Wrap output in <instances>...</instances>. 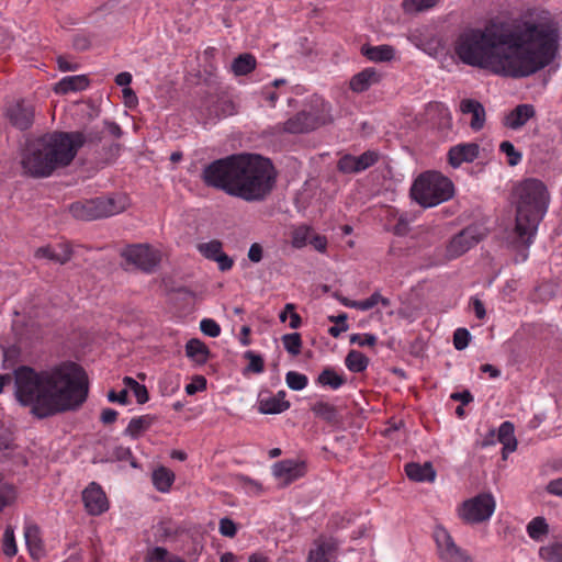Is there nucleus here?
Wrapping results in <instances>:
<instances>
[{
    "label": "nucleus",
    "instance_id": "nucleus-22",
    "mask_svg": "<svg viewBox=\"0 0 562 562\" xmlns=\"http://www.w3.org/2000/svg\"><path fill=\"white\" fill-rule=\"evenodd\" d=\"M460 110L464 114H471L472 120L470 126L474 131L483 128L485 123V110L484 106L476 100L464 99L461 101Z\"/></svg>",
    "mask_w": 562,
    "mask_h": 562
},
{
    "label": "nucleus",
    "instance_id": "nucleus-10",
    "mask_svg": "<svg viewBox=\"0 0 562 562\" xmlns=\"http://www.w3.org/2000/svg\"><path fill=\"white\" fill-rule=\"evenodd\" d=\"M439 558L443 562H473L471 557L456 544L445 528H437L434 533Z\"/></svg>",
    "mask_w": 562,
    "mask_h": 562
},
{
    "label": "nucleus",
    "instance_id": "nucleus-32",
    "mask_svg": "<svg viewBox=\"0 0 562 562\" xmlns=\"http://www.w3.org/2000/svg\"><path fill=\"white\" fill-rule=\"evenodd\" d=\"M173 481V472L165 467H160L153 472V484L159 492H168Z\"/></svg>",
    "mask_w": 562,
    "mask_h": 562
},
{
    "label": "nucleus",
    "instance_id": "nucleus-23",
    "mask_svg": "<svg viewBox=\"0 0 562 562\" xmlns=\"http://www.w3.org/2000/svg\"><path fill=\"white\" fill-rule=\"evenodd\" d=\"M405 473L412 481L415 482H434L436 479V471L430 462L424 464L411 462L405 465Z\"/></svg>",
    "mask_w": 562,
    "mask_h": 562
},
{
    "label": "nucleus",
    "instance_id": "nucleus-4",
    "mask_svg": "<svg viewBox=\"0 0 562 562\" xmlns=\"http://www.w3.org/2000/svg\"><path fill=\"white\" fill-rule=\"evenodd\" d=\"M88 137L81 132H53L29 139L21 154V167L32 178H47L67 167Z\"/></svg>",
    "mask_w": 562,
    "mask_h": 562
},
{
    "label": "nucleus",
    "instance_id": "nucleus-14",
    "mask_svg": "<svg viewBox=\"0 0 562 562\" xmlns=\"http://www.w3.org/2000/svg\"><path fill=\"white\" fill-rule=\"evenodd\" d=\"M34 112L31 103L20 100L7 109V117L14 127L25 131L33 124Z\"/></svg>",
    "mask_w": 562,
    "mask_h": 562
},
{
    "label": "nucleus",
    "instance_id": "nucleus-11",
    "mask_svg": "<svg viewBox=\"0 0 562 562\" xmlns=\"http://www.w3.org/2000/svg\"><path fill=\"white\" fill-rule=\"evenodd\" d=\"M484 234L480 226L470 225L454 235L450 240L447 252L451 258H457L465 254L469 249L475 246Z\"/></svg>",
    "mask_w": 562,
    "mask_h": 562
},
{
    "label": "nucleus",
    "instance_id": "nucleus-7",
    "mask_svg": "<svg viewBox=\"0 0 562 562\" xmlns=\"http://www.w3.org/2000/svg\"><path fill=\"white\" fill-rule=\"evenodd\" d=\"M126 198L123 195L98 196L71 203L69 212L77 220L94 221L119 214L126 209Z\"/></svg>",
    "mask_w": 562,
    "mask_h": 562
},
{
    "label": "nucleus",
    "instance_id": "nucleus-18",
    "mask_svg": "<svg viewBox=\"0 0 562 562\" xmlns=\"http://www.w3.org/2000/svg\"><path fill=\"white\" fill-rule=\"evenodd\" d=\"M37 259H47L55 263L65 265L72 256V250L67 244H57L55 246H42L34 252Z\"/></svg>",
    "mask_w": 562,
    "mask_h": 562
},
{
    "label": "nucleus",
    "instance_id": "nucleus-60",
    "mask_svg": "<svg viewBox=\"0 0 562 562\" xmlns=\"http://www.w3.org/2000/svg\"><path fill=\"white\" fill-rule=\"evenodd\" d=\"M133 393H134L138 404H145L149 400L148 391H147L146 386L143 384H138L133 390Z\"/></svg>",
    "mask_w": 562,
    "mask_h": 562
},
{
    "label": "nucleus",
    "instance_id": "nucleus-5",
    "mask_svg": "<svg viewBox=\"0 0 562 562\" xmlns=\"http://www.w3.org/2000/svg\"><path fill=\"white\" fill-rule=\"evenodd\" d=\"M513 196L516 204L515 232L518 239L529 246L547 213L550 194L542 181L528 178L514 187Z\"/></svg>",
    "mask_w": 562,
    "mask_h": 562
},
{
    "label": "nucleus",
    "instance_id": "nucleus-42",
    "mask_svg": "<svg viewBox=\"0 0 562 562\" xmlns=\"http://www.w3.org/2000/svg\"><path fill=\"white\" fill-rule=\"evenodd\" d=\"M18 552L14 530L12 526H7L3 533V553L8 557H14Z\"/></svg>",
    "mask_w": 562,
    "mask_h": 562
},
{
    "label": "nucleus",
    "instance_id": "nucleus-40",
    "mask_svg": "<svg viewBox=\"0 0 562 562\" xmlns=\"http://www.w3.org/2000/svg\"><path fill=\"white\" fill-rule=\"evenodd\" d=\"M285 382L291 390L301 391L307 386L308 379L303 373L296 371H289L285 374Z\"/></svg>",
    "mask_w": 562,
    "mask_h": 562
},
{
    "label": "nucleus",
    "instance_id": "nucleus-12",
    "mask_svg": "<svg viewBox=\"0 0 562 562\" xmlns=\"http://www.w3.org/2000/svg\"><path fill=\"white\" fill-rule=\"evenodd\" d=\"M328 116H312L307 111H301L289 117L282 125V130L290 134L308 133L324 125Z\"/></svg>",
    "mask_w": 562,
    "mask_h": 562
},
{
    "label": "nucleus",
    "instance_id": "nucleus-55",
    "mask_svg": "<svg viewBox=\"0 0 562 562\" xmlns=\"http://www.w3.org/2000/svg\"><path fill=\"white\" fill-rule=\"evenodd\" d=\"M169 559L167 549L162 547L154 548L147 555V562H168Z\"/></svg>",
    "mask_w": 562,
    "mask_h": 562
},
{
    "label": "nucleus",
    "instance_id": "nucleus-27",
    "mask_svg": "<svg viewBox=\"0 0 562 562\" xmlns=\"http://www.w3.org/2000/svg\"><path fill=\"white\" fill-rule=\"evenodd\" d=\"M311 411L314 413L316 417L325 420L327 424L331 426H337L341 422L338 409L327 402H316L311 407Z\"/></svg>",
    "mask_w": 562,
    "mask_h": 562
},
{
    "label": "nucleus",
    "instance_id": "nucleus-49",
    "mask_svg": "<svg viewBox=\"0 0 562 562\" xmlns=\"http://www.w3.org/2000/svg\"><path fill=\"white\" fill-rule=\"evenodd\" d=\"M337 168L339 171L344 173H358L356 167V156L352 155H344L337 164Z\"/></svg>",
    "mask_w": 562,
    "mask_h": 562
},
{
    "label": "nucleus",
    "instance_id": "nucleus-48",
    "mask_svg": "<svg viewBox=\"0 0 562 562\" xmlns=\"http://www.w3.org/2000/svg\"><path fill=\"white\" fill-rule=\"evenodd\" d=\"M470 331L467 328H458L453 334V345L457 350H463L470 342Z\"/></svg>",
    "mask_w": 562,
    "mask_h": 562
},
{
    "label": "nucleus",
    "instance_id": "nucleus-47",
    "mask_svg": "<svg viewBox=\"0 0 562 562\" xmlns=\"http://www.w3.org/2000/svg\"><path fill=\"white\" fill-rule=\"evenodd\" d=\"M311 238V229L308 227L302 226L294 231L292 244L296 248H301L305 246Z\"/></svg>",
    "mask_w": 562,
    "mask_h": 562
},
{
    "label": "nucleus",
    "instance_id": "nucleus-31",
    "mask_svg": "<svg viewBox=\"0 0 562 562\" xmlns=\"http://www.w3.org/2000/svg\"><path fill=\"white\" fill-rule=\"evenodd\" d=\"M256 58L249 53L240 54L231 66L235 76H246L256 68Z\"/></svg>",
    "mask_w": 562,
    "mask_h": 562
},
{
    "label": "nucleus",
    "instance_id": "nucleus-3",
    "mask_svg": "<svg viewBox=\"0 0 562 562\" xmlns=\"http://www.w3.org/2000/svg\"><path fill=\"white\" fill-rule=\"evenodd\" d=\"M203 183L246 202H261L276 186L277 171L270 159L257 154H233L204 166Z\"/></svg>",
    "mask_w": 562,
    "mask_h": 562
},
{
    "label": "nucleus",
    "instance_id": "nucleus-63",
    "mask_svg": "<svg viewBox=\"0 0 562 562\" xmlns=\"http://www.w3.org/2000/svg\"><path fill=\"white\" fill-rule=\"evenodd\" d=\"M122 93L126 106L132 108L137 104V97L132 88H123Z\"/></svg>",
    "mask_w": 562,
    "mask_h": 562
},
{
    "label": "nucleus",
    "instance_id": "nucleus-54",
    "mask_svg": "<svg viewBox=\"0 0 562 562\" xmlns=\"http://www.w3.org/2000/svg\"><path fill=\"white\" fill-rule=\"evenodd\" d=\"M206 389V379L203 375H195L191 383L187 384L186 393L193 395Z\"/></svg>",
    "mask_w": 562,
    "mask_h": 562
},
{
    "label": "nucleus",
    "instance_id": "nucleus-8",
    "mask_svg": "<svg viewBox=\"0 0 562 562\" xmlns=\"http://www.w3.org/2000/svg\"><path fill=\"white\" fill-rule=\"evenodd\" d=\"M495 501L491 494H479L463 502L459 516L468 524H480L491 518L495 510Z\"/></svg>",
    "mask_w": 562,
    "mask_h": 562
},
{
    "label": "nucleus",
    "instance_id": "nucleus-44",
    "mask_svg": "<svg viewBox=\"0 0 562 562\" xmlns=\"http://www.w3.org/2000/svg\"><path fill=\"white\" fill-rule=\"evenodd\" d=\"M244 357L249 360V363L246 368L247 371L254 373H261L265 369V361L260 355L255 353L251 350L245 352Z\"/></svg>",
    "mask_w": 562,
    "mask_h": 562
},
{
    "label": "nucleus",
    "instance_id": "nucleus-25",
    "mask_svg": "<svg viewBox=\"0 0 562 562\" xmlns=\"http://www.w3.org/2000/svg\"><path fill=\"white\" fill-rule=\"evenodd\" d=\"M156 420L157 417L149 414L134 417L130 420L127 427L125 428L124 435L133 439H137L146 430H148Z\"/></svg>",
    "mask_w": 562,
    "mask_h": 562
},
{
    "label": "nucleus",
    "instance_id": "nucleus-39",
    "mask_svg": "<svg viewBox=\"0 0 562 562\" xmlns=\"http://www.w3.org/2000/svg\"><path fill=\"white\" fill-rule=\"evenodd\" d=\"M199 251L209 260H215L223 252V245L220 240L214 239L209 243L199 245Z\"/></svg>",
    "mask_w": 562,
    "mask_h": 562
},
{
    "label": "nucleus",
    "instance_id": "nucleus-2",
    "mask_svg": "<svg viewBox=\"0 0 562 562\" xmlns=\"http://www.w3.org/2000/svg\"><path fill=\"white\" fill-rule=\"evenodd\" d=\"M13 374L16 400L41 419L77 411L88 397V375L72 361L43 370L20 366Z\"/></svg>",
    "mask_w": 562,
    "mask_h": 562
},
{
    "label": "nucleus",
    "instance_id": "nucleus-38",
    "mask_svg": "<svg viewBox=\"0 0 562 562\" xmlns=\"http://www.w3.org/2000/svg\"><path fill=\"white\" fill-rule=\"evenodd\" d=\"M284 349L292 356H297L301 352L302 338L301 334L292 333L282 336Z\"/></svg>",
    "mask_w": 562,
    "mask_h": 562
},
{
    "label": "nucleus",
    "instance_id": "nucleus-45",
    "mask_svg": "<svg viewBox=\"0 0 562 562\" xmlns=\"http://www.w3.org/2000/svg\"><path fill=\"white\" fill-rule=\"evenodd\" d=\"M499 150L508 157V165L516 166L521 160V154L517 151L509 140H504L499 145Z\"/></svg>",
    "mask_w": 562,
    "mask_h": 562
},
{
    "label": "nucleus",
    "instance_id": "nucleus-43",
    "mask_svg": "<svg viewBox=\"0 0 562 562\" xmlns=\"http://www.w3.org/2000/svg\"><path fill=\"white\" fill-rule=\"evenodd\" d=\"M439 0H404L403 7L407 12L423 11L435 7Z\"/></svg>",
    "mask_w": 562,
    "mask_h": 562
},
{
    "label": "nucleus",
    "instance_id": "nucleus-20",
    "mask_svg": "<svg viewBox=\"0 0 562 562\" xmlns=\"http://www.w3.org/2000/svg\"><path fill=\"white\" fill-rule=\"evenodd\" d=\"M24 538L31 557L35 560L42 559L45 554V550L38 526L35 524H27L24 528Z\"/></svg>",
    "mask_w": 562,
    "mask_h": 562
},
{
    "label": "nucleus",
    "instance_id": "nucleus-56",
    "mask_svg": "<svg viewBox=\"0 0 562 562\" xmlns=\"http://www.w3.org/2000/svg\"><path fill=\"white\" fill-rule=\"evenodd\" d=\"M263 257V248L260 244L254 243L250 245L248 250V259L254 262L258 263L262 260Z\"/></svg>",
    "mask_w": 562,
    "mask_h": 562
},
{
    "label": "nucleus",
    "instance_id": "nucleus-37",
    "mask_svg": "<svg viewBox=\"0 0 562 562\" xmlns=\"http://www.w3.org/2000/svg\"><path fill=\"white\" fill-rule=\"evenodd\" d=\"M307 113L312 116H328L324 125L333 122L331 105L321 98L312 101L311 111H307Z\"/></svg>",
    "mask_w": 562,
    "mask_h": 562
},
{
    "label": "nucleus",
    "instance_id": "nucleus-17",
    "mask_svg": "<svg viewBox=\"0 0 562 562\" xmlns=\"http://www.w3.org/2000/svg\"><path fill=\"white\" fill-rule=\"evenodd\" d=\"M337 548L333 538H318L310 550L307 562H331L336 558Z\"/></svg>",
    "mask_w": 562,
    "mask_h": 562
},
{
    "label": "nucleus",
    "instance_id": "nucleus-13",
    "mask_svg": "<svg viewBox=\"0 0 562 562\" xmlns=\"http://www.w3.org/2000/svg\"><path fill=\"white\" fill-rule=\"evenodd\" d=\"M305 472V462L294 459L279 461L272 467V473L278 480H280L282 486H286L302 477Z\"/></svg>",
    "mask_w": 562,
    "mask_h": 562
},
{
    "label": "nucleus",
    "instance_id": "nucleus-53",
    "mask_svg": "<svg viewBox=\"0 0 562 562\" xmlns=\"http://www.w3.org/2000/svg\"><path fill=\"white\" fill-rule=\"evenodd\" d=\"M350 342L357 344L360 347H373L376 344V337L373 334H352L350 336Z\"/></svg>",
    "mask_w": 562,
    "mask_h": 562
},
{
    "label": "nucleus",
    "instance_id": "nucleus-9",
    "mask_svg": "<svg viewBox=\"0 0 562 562\" xmlns=\"http://www.w3.org/2000/svg\"><path fill=\"white\" fill-rule=\"evenodd\" d=\"M126 265H131L146 273L155 271L160 262L159 251L148 245L136 244L125 247L121 252Z\"/></svg>",
    "mask_w": 562,
    "mask_h": 562
},
{
    "label": "nucleus",
    "instance_id": "nucleus-26",
    "mask_svg": "<svg viewBox=\"0 0 562 562\" xmlns=\"http://www.w3.org/2000/svg\"><path fill=\"white\" fill-rule=\"evenodd\" d=\"M361 54L374 63L390 61L394 58L395 49L391 45L370 46L363 45Z\"/></svg>",
    "mask_w": 562,
    "mask_h": 562
},
{
    "label": "nucleus",
    "instance_id": "nucleus-58",
    "mask_svg": "<svg viewBox=\"0 0 562 562\" xmlns=\"http://www.w3.org/2000/svg\"><path fill=\"white\" fill-rule=\"evenodd\" d=\"M214 261L217 262L218 269L221 271H228L232 269V267L234 265L233 259L228 255H226L224 251L218 257H215Z\"/></svg>",
    "mask_w": 562,
    "mask_h": 562
},
{
    "label": "nucleus",
    "instance_id": "nucleus-46",
    "mask_svg": "<svg viewBox=\"0 0 562 562\" xmlns=\"http://www.w3.org/2000/svg\"><path fill=\"white\" fill-rule=\"evenodd\" d=\"M15 499V490L12 485H0V512Z\"/></svg>",
    "mask_w": 562,
    "mask_h": 562
},
{
    "label": "nucleus",
    "instance_id": "nucleus-34",
    "mask_svg": "<svg viewBox=\"0 0 562 562\" xmlns=\"http://www.w3.org/2000/svg\"><path fill=\"white\" fill-rule=\"evenodd\" d=\"M345 378L339 375L331 368L324 369L317 378V383L324 386H329L334 390L339 389L341 385L345 384Z\"/></svg>",
    "mask_w": 562,
    "mask_h": 562
},
{
    "label": "nucleus",
    "instance_id": "nucleus-29",
    "mask_svg": "<svg viewBox=\"0 0 562 562\" xmlns=\"http://www.w3.org/2000/svg\"><path fill=\"white\" fill-rule=\"evenodd\" d=\"M290 402H281L277 400L273 395L263 396L262 393L259 395L258 400V411L265 415H274L280 414L290 408Z\"/></svg>",
    "mask_w": 562,
    "mask_h": 562
},
{
    "label": "nucleus",
    "instance_id": "nucleus-21",
    "mask_svg": "<svg viewBox=\"0 0 562 562\" xmlns=\"http://www.w3.org/2000/svg\"><path fill=\"white\" fill-rule=\"evenodd\" d=\"M381 75L373 67L363 69L356 74L350 80V89L355 92L367 91L371 86L379 83Z\"/></svg>",
    "mask_w": 562,
    "mask_h": 562
},
{
    "label": "nucleus",
    "instance_id": "nucleus-61",
    "mask_svg": "<svg viewBox=\"0 0 562 562\" xmlns=\"http://www.w3.org/2000/svg\"><path fill=\"white\" fill-rule=\"evenodd\" d=\"M100 419L104 425H111L117 419V412L112 408H104L101 412Z\"/></svg>",
    "mask_w": 562,
    "mask_h": 562
},
{
    "label": "nucleus",
    "instance_id": "nucleus-19",
    "mask_svg": "<svg viewBox=\"0 0 562 562\" xmlns=\"http://www.w3.org/2000/svg\"><path fill=\"white\" fill-rule=\"evenodd\" d=\"M535 116L536 109L532 104H518L505 116L504 125L510 130L517 131Z\"/></svg>",
    "mask_w": 562,
    "mask_h": 562
},
{
    "label": "nucleus",
    "instance_id": "nucleus-51",
    "mask_svg": "<svg viewBox=\"0 0 562 562\" xmlns=\"http://www.w3.org/2000/svg\"><path fill=\"white\" fill-rule=\"evenodd\" d=\"M220 533L224 537L234 538L237 533L236 524L228 517H223L220 519Z\"/></svg>",
    "mask_w": 562,
    "mask_h": 562
},
{
    "label": "nucleus",
    "instance_id": "nucleus-30",
    "mask_svg": "<svg viewBox=\"0 0 562 562\" xmlns=\"http://www.w3.org/2000/svg\"><path fill=\"white\" fill-rule=\"evenodd\" d=\"M186 355L198 364H204L209 359L210 350L203 341L192 338L186 344Z\"/></svg>",
    "mask_w": 562,
    "mask_h": 562
},
{
    "label": "nucleus",
    "instance_id": "nucleus-1",
    "mask_svg": "<svg viewBox=\"0 0 562 562\" xmlns=\"http://www.w3.org/2000/svg\"><path fill=\"white\" fill-rule=\"evenodd\" d=\"M558 26L552 20L512 25L490 22L459 34L454 53L468 66L512 78L528 77L555 57Z\"/></svg>",
    "mask_w": 562,
    "mask_h": 562
},
{
    "label": "nucleus",
    "instance_id": "nucleus-15",
    "mask_svg": "<svg viewBox=\"0 0 562 562\" xmlns=\"http://www.w3.org/2000/svg\"><path fill=\"white\" fill-rule=\"evenodd\" d=\"M82 501L87 512L90 515L98 516L108 510V498L101 486L92 482L82 492Z\"/></svg>",
    "mask_w": 562,
    "mask_h": 562
},
{
    "label": "nucleus",
    "instance_id": "nucleus-64",
    "mask_svg": "<svg viewBox=\"0 0 562 562\" xmlns=\"http://www.w3.org/2000/svg\"><path fill=\"white\" fill-rule=\"evenodd\" d=\"M547 491L551 494L562 496V477L551 481L547 486Z\"/></svg>",
    "mask_w": 562,
    "mask_h": 562
},
{
    "label": "nucleus",
    "instance_id": "nucleus-35",
    "mask_svg": "<svg viewBox=\"0 0 562 562\" xmlns=\"http://www.w3.org/2000/svg\"><path fill=\"white\" fill-rule=\"evenodd\" d=\"M548 531L549 527L543 517H536L527 525L528 536L536 541L542 540Z\"/></svg>",
    "mask_w": 562,
    "mask_h": 562
},
{
    "label": "nucleus",
    "instance_id": "nucleus-24",
    "mask_svg": "<svg viewBox=\"0 0 562 562\" xmlns=\"http://www.w3.org/2000/svg\"><path fill=\"white\" fill-rule=\"evenodd\" d=\"M496 441L503 445V459H506L508 453L516 450L517 440L514 435V425L510 422H504L499 426L496 432Z\"/></svg>",
    "mask_w": 562,
    "mask_h": 562
},
{
    "label": "nucleus",
    "instance_id": "nucleus-6",
    "mask_svg": "<svg viewBox=\"0 0 562 562\" xmlns=\"http://www.w3.org/2000/svg\"><path fill=\"white\" fill-rule=\"evenodd\" d=\"M453 195V183L436 171H427L417 177L411 188V196L423 207H432L448 201Z\"/></svg>",
    "mask_w": 562,
    "mask_h": 562
},
{
    "label": "nucleus",
    "instance_id": "nucleus-52",
    "mask_svg": "<svg viewBox=\"0 0 562 562\" xmlns=\"http://www.w3.org/2000/svg\"><path fill=\"white\" fill-rule=\"evenodd\" d=\"M237 482L239 485H241L248 492H251L255 494L260 493L262 490V486L259 482H257L256 480H252L251 477L246 476V475H238Z\"/></svg>",
    "mask_w": 562,
    "mask_h": 562
},
{
    "label": "nucleus",
    "instance_id": "nucleus-16",
    "mask_svg": "<svg viewBox=\"0 0 562 562\" xmlns=\"http://www.w3.org/2000/svg\"><path fill=\"white\" fill-rule=\"evenodd\" d=\"M480 154L476 143H462L452 146L448 151V162L451 167L458 168L463 162L474 161Z\"/></svg>",
    "mask_w": 562,
    "mask_h": 562
},
{
    "label": "nucleus",
    "instance_id": "nucleus-36",
    "mask_svg": "<svg viewBox=\"0 0 562 562\" xmlns=\"http://www.w3.org/2000/svg\"><path fill=\"white\" fill-rule=\"evenodd\" d=\"M539 557L544 562H562V541L541 547Z\"/></svg>",
    "mask_w": 562,
    "mask_h": 562
},
{
    "label": "nucleus",
    "instance_id": "nucleus-33",
    "mask_svg": "<svg viewBox=\"0 0 562 562\" xmlns=\"http://www.w3.org/2000/svg\"><path fill=\"white\" fill-rule=\"evenodd\" d=\"M349 371L355 373L363 372L369 366V358L358 350H350L345 359Z\"/></svg>",
    "mask_w": 562,
    "mask_h": 562
},
{
    "label": "nucleus",
    "instance_id": "nucleus-57",
    "mask_svg": "<svg viewBox=\"0 0 562 562\" xmlns=\"http://www.w3.org/2000/svg\"><path fill=\"white\" fill-rule=\"evenodd\" d=\"M108 400L110 402H117L122 405H126L128 403V391L126 389H123L120 393L110 391L108 393Z\"/></svg>",
    "mask_w": 562,
    "mask_h": 562
},
{
    "label": "nucleus",
    "instance_id": "nucleus-59",
    "mask_svg": "<svg viewBox=\"0 0 562 562\" xmlns=\"http://www.w3.org/2000/svg\"><path fill=\"white\" fill-rule=\"evenodd\" d=\"M376 297L378 296H374V293H373L367 300L357 301V304H351L352 308L360 310V311H369L376 305Z\"/></svg>",
    "mask_w": 562,
    "mask_h": 562
},
{
    "label": "nucleus",
    "instance_id": "nucleus-50",
    "mask_svg": "<svg viewBox=\"0 0 562 562\" xmlns=\"http://www.w3.org/2000/svg\"><path fill=\"white\" fill-rule=\"evenodd\" d=\"M200 329L204 335L212 338H215L221 334L220 325L211 318L202 319L200 323Z\"/></svg>",
    "mask_w": 562,
    "mask_h": 562
},
{
    "label": "nucleus",
    "instance_id": "nucleus-28",
    "mask_svg": "<svg viewBox=\"0 0 562 562\" xmlns=\"http://www.w3.org/2000/svg\"><path fill=\"white\" fill-rule=\"evenodd\" d=\"M89 85V80L85 75L64 77L55 87L56 93L66 94L85 90Z\"/></svg>",
    "mask_w": 562,
    "mask_h": 562
},
{
    "label": "nucleus",
    "instance_id": "nucleus-62",
    "mask_svg": "<svg viewBox=\"0 0 562 562\" xmlns=\"http://www.w3.org/2000/svg\"><path fill=\"white\" fill-rule=\"evenodd\" d=\"M450 398L452 401L461 402L462 405H468L473 401V396L468 390H464L462 392H454L450 395Z\"/></svg>",
    "mask_w": 562,
    "mask_h": 562
},
{
    "label": "nucleus",
    "instance_id": "nucleus-41",
    "mask_svg": "<svg viewBox=\"0 0 562 562\" xmlns=\"http://www.w3.org/2000/svg\"><path fill=\"white\" fill-rule=\"evenodd\" d=\"M379 160V153L375 150H367L360 156H356V167L357 171L361 172L374 164H376Z\"/></svg>",
    "mask_w": 562,
    "mask_h": 562
}]
</instances>
